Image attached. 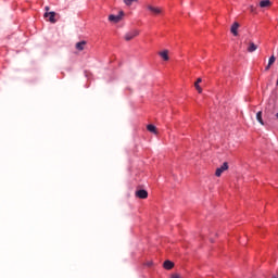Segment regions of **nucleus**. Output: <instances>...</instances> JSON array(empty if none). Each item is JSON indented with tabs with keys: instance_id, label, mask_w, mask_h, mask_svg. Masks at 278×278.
<instances>
[{
	"instance_id": "nucleus-19",
	"label": "nucleus",
	"mask_w": 278,
	"mask_h": 278,
	"mask_svg": "<svg viewBox=\"0 0 278 278\" xmlns=\"http://www.w3.org/2000/svg\"><path fill=\"white\" fill-rule=\"evenodd\" d=\"M172 278H179V276L178 275H174V276H172Z\"/></svg>"
},
{
	"instance_id": "nucleus-18",
	"label": "nucleus",
	"mask_w": 278,
	"mask_h": 278,
	"mask_svg": "<svg viewBox=\"0 0 278 278\" xmlns=\"http://www.w3.org/2000/svg\"><path fill=\"white\" fill-rule=\"evenodd\" d=\"M270 64L268 63L267 66L265 67V71H269L270 70Z\"/></svg>"
},
{
	"instance_id": "nucleus-9",
	"label": "nucleus",
	"mask_w": 278,
	"mask_h": 278,
	"mask_svg": "<svg viewBox=\"0 0 278 278\" xmlns=\"http://www.w3.org/2000/svg\"><path fill=\"white\" fill-rule=\"evenodd\" d=\"M255 51H257V46L255 43H253V42H250V45L248 47V52L249 53H253Z\"/></svg>"
},
{
	"instance_id": "nucleus-21",
	"label": "nucleus",
	"mask_w": 278,
	"mask_h": 278,
	"mask_svg": "<svg viewBox=\"0 0 278 278\" xmlns=\"http://www.w3.org/2000/svg\"><path fill=\"white\" fill-rule=\"evenodd\" d=\"M276 118H278V112L276 113Z\"/></svg>"
},
{
	"instance_id": "nucleus-8",
	"label": "nucleus",
	"mask_w": 278,
	"mask_h": 278,
	"mask_svg": "<svg viewBox=\"0 0 278 278\" xmlns=\"http://www.w3.org/2000/svg\"><path fill=\"white\" fill-rule=\"evenodd\" d=\"M163 266H164L165 270H170L175 266V263H173L172 261H165Z\"/></svg>"
},
{
	"instance_id": "nucleus-17",
	"label": "nucleus",
	"mask_w": 278,
	"mask_h": 278,
	"mask_svg": "<svg viewBox=\"0 0 278 278\" xmlns=\"http://www.w3.org/2000/svg\"><path fill=\"white\" fill-rule=\"evenodd\" d=\"M199 84H201V78H199L195 83V89L201 92V87L199 86Z\"/></svg>"
},
{
	"instance_id": "nucleus-5",
	"label": "nucleus",
	"mask_w": 278,
	"mask_h": 278,
	"mask_svg": "<svg viewBox=\"0 0 278 278\" xmlns=\"http://www.w3.org/2000/svg\"><path fill=\"white\" fill-rule=\"evenodd\" d=\"M136 197L138 199H147V197H149V192H147V190H144V189L137 190Z\"/></svg>"
},
{
	"instance_id": "nucleus-11",
	"label": "nucleus",
	"mask_w": 278,
	"mask_h": 278,
	"mask_svg": "<svg viewBox=\"0 0 278 278\" xmlns=\"http://www.w3.org/2000/svg\"><path fill=\"white\" fill-rule=\"evenodd\" d=\"M270 7V0H262L260 2V8H268Z\"/></svg>"
},
{
	"instance_id": "nucleus-4",
	"label": "nucleus",
	"mask_w": 278,
	"mask_h": 278,
	"mask_svg": "<svg viewBox=\"0 0 278 278\" xmlns=\"http://www.w3.org/2000/svg\"><path fill=\"white\" fill-rule=\"evenodd\" d=\"M45 18H48V21L50 23H56V20H55V12L51 11V12H46L45 13Z\"/></svg>"
},
{
	"instance_id": "nucleus-14",
	"label": "nucleus",
	"mask_w": 278,
	"mask_h": 278,
	"mask_svg": "<svg viewBox=\"0 0 278 278\" xmlns=\"http://www.w3.org/2000/svg\"><path fill=\"white\" fill-rule=\"evenodd\" d=\"M148 131H150L151 134H156V128L155 125L149 124L147 126Z\"/></svg>"
},
{
	"instance_id": "nucleus-12",
	"label": "nucleus",
	"mask_w": 278,
	"mask_h": 278,
	"mask_svg": "<svg viewBox=\"0 0 278 278\" xmlns=\"http://www.w3.org/2000/svg\"><path fill=\"white\" fill-rule=\"evenodd\" d=\"M160 55L165 62H168V51L164 50L160 52Z\"/></svg>"
},
{
	"instance_id": "nucleus-13",
	"label": "nucleus",
	"mask_w": 278,
	"mask_h": 278,
	"mask_svg": "<svg viewBox=\"0 0 278 278\" xmlns=\"http://www.w3.org/2000/svg\"><path fill=\"white\" fill-rule=\"evenodd\" d=\"M256 121L261 124L264 125V119L262 118V111H258L256 113Z\"/></svg>"
},
{
	"instance_id": "nucleus-3",
	"label": "nucleus",
	"mask_w": 278,
	"mask_h": 278,
	"mask_svg": "<svg viewBox=\"0 0 278 278\" xmlns=\"http://www.w3.org/2000/svg\"><path fill=\"white\" fill-rule=\"evenodd\" d=\"M229 168V164L227 162H224L220 167H218L215 172L216 177H220L225 170Z\"/></svg>"
},
{
	"instance_id": "nucleus-1",
	"label": "nucleus",
	"mask_w": 278,
	"mask_h": 278,
	"mask_svg": "<svg viewBox=\"0 0 278 278\" xmlns=\"http://www.w3.org/2000/svg\"><path fill=\"white\" fill-rule=\"evenodd\" d=\"M124 15H125V13L123 11H119V13L117 15H114V14L109 15V21L111 23H121Z\"/></svg>"
},
{
	"instance_id": "nucleus-6",
	"label": "nucleus",
	"mask_w": 278,
	"mask_h": 278,
	"mask_svg": "<svg viewBox=\"0 0 278 278\" xmlns=\"http://www.w3.org/2000/svg\"><path fill=\"white\" fill-rule=\"evenodd\" d=\"M136 36H138V30H131L125 35V40H127V41L134 40V38H136Z\"/></svg>"
},
{
	"instance_id": "nucleus-7",
	"label": "nucleus",
	"mask_w": 278,
	"mask_h": 278,
	"mask_svg": "<svg viewBox=\"0 0 278 278\" xmlns=\"http://www.w3.org/2000/svg\"><path fill=\"white\" fill-rule=\"evenodd\" d=\"M240 27V24L238 22H235L230 28V31L233 36H238V28Z\"/></svg>"
},
{
	"instance_id": "nucleus-16",
	"label": "nucleus",
	"mask_w": 278,
	"mask_h": 278,
	"mask_svg": "<svg viewBox=\"0 0 278 278\" xmlns=\"http://www.w3.org/2000/svg\"><path fill=\"white\" fill-rule=\"evenodd\" d=\"M268 64L269 66H273V64H275V55H271L268 60Z\"/></svg>"
},
{
	"instance_id": "nucleus-22",
	"label": "nucleus",
	"mask_w": 278,
	"mask_h": 278,
	"mask_svg": "<svg viewBox=\"0 0 278 278\" xmlns=\"http://www.w3.org/2000/svg\"><path fill=\"white\" fill-rule=\"evenodd\" d=\"M271 278H278V276H273Z\"/></svg>"
},
{
	"instance_id": "nucleus-2",
	"label": "nucleus",
	"mask_w": 278,
	"mask_h": 278,
	"mask_svg": "<svg viewBox=\"0 0 278 278\" xmlns=\"http://www.w3.org/2000/svg\"><path fill=\"white\" fill-rule=\"evenodd\" d=\"M147 10H149V12L152 14V16H157V15L162 14V9H160L157 7H153L151 4H149L147 7Z\"/></svg>"
},
{
	"instance_id": "nucleus-10",
	"label": "nucleus",
	"mask_w": 278,
	"mask_h": 278,
	"mask_svg": "<svg viewBox=\"0 0 278 278\" xmlns=\"http://www.w3.org/2000/svg\"><path fill=\"white\" fill-rule=\"evenodd\" d=\"M84 47H86V41H80L76 43L77 51H84Z\"/></svg>"
},
{
	"instance_id": "nucleus-20",
	"label": "nucleus",
	"mask_w": 278,
	"mask_h": 278,
	"mask_svg": "<svg viewBox=\"0 0 278 278\" xmlns=\"http://www.w3.org/2000/svg\"><path fill=\"white\" fill-rule=\"evenodd\" d=\"M46 10L49 11V7H46Z\"/></svg>"
},
{
	"instance_id": "nucleus-15",
	"label": "nucleus",
	"mask_w": 278,
	"mask_h": 278,
	"mask_svg": "<svg viewBox=\"0 0 278 278\" xmlns=\"http://www.w3.org/2000/svg\"><path fill=\"white\" fill-rule=\"evenodd\" d=\"M138 2V0H124L125 5H132V3Z\"/></svg>"
}]
</instances>
